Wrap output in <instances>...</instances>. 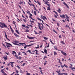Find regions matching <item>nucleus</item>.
Wrapping results in <instances>:
<instances>
[{"instance_id":"4d7b16f0","label":"nucleus","mask_w":75,"mask_h":75,"mask_svg":"<svg viewBox=\"0 0 75 75\" xmlns=\"http://www.w3.org/2000/svg\"><path fill=\"white\" fill-rule=\"evenodd\" d=\"M9 27H10V28L11 30L13 29H12V28H11V26L10 25H9Z\"/></svg>"},{"instance_id":"dca6fc26","label":"nucleus","mask_w":75,"mask_h":75,"mask_svg":"<svg viewBox=\"0 0 75 75\" xmlns=\"http://www.w3.org/2000/svg\"><path fill=\"white\" fill-rule=\"evenodd\" d=\"M3 70H4V69H1V72H2V74H4L5 72H4V71Z\"/></svg>"},{"instance_id":"bb28decb","label":"nucleus","mask_w":75,"mask_h":75,"mask_svg":"<svg viewBox=\"0 0 75 75\" xmlns=\"http://www.w3.org/2000/svg\"><path fill=\"white\" fill-rule=\"evenodd\" d=\"M58 75H63L62 74V73L61 72H59V73Z\"/></svg>"},{"instance_id":"f3484780","label":"nucleus","mask_w":75,"mask_h":75,"mask_svg":"<svg viewBox=\"0 0 75 75\" xmlns=\"http://www.w3.org/2000/svg\"><path fill=\"white\" fill-rule=\"evenodd\" d=\"M12 52H13L12 53V54H13V55H14V54H16V52L14 51H12Z\"/></svg>"},{"instance_id":"a211bd4d","label":"nucleus","mask_w":75,"mask_h":75,"mask_svg":"<svg viewBox=\"0 0 75 75\" xmlns=\"http://www.w3.org/2000/svg\"><path fill=\"white\" fill-rule=\"evenodd\" d=\"M14 35L16 37H19V36L15 33H14Z\"/></svg>"},{"instance_id":"bf43d9fd","label":"nucleus","mask_w":75,"mask_h":75,"mask_svg":"<svg viewBox=\"0 0 75 75\" xmlns=\"http://www.w3.org/2000/svg\"><path fill=\"white\" fill-rule=\"evenodd\" d=\"M25 65V63H24L23 64L22 66H24V65Z\"/></svg>"},{"instance_id":"49530a36","label":"nucleus","mask_w":75,"mask_h":75,"mask_svg":"<svg viewBox=\"0 0 75 75\" xmlns=\"http://www.w3.org/2000/svg\"><path fill=\"white\" fill-rule=\"evenodd\" d=\"M54 16L55 18H57V16H56V15H55V14L54 15Z\"/></svg>"},{"instance_id":"338daca9","label":"nucleus","mask_w":75,"mask_h":75,"mask_svg":"<svg viewBox=\"0 0 75 75\" xmlns=\"http://www.w3.org/2000/svg\"><path fill=\"white\" fill-rule=\"evenodd\" d=\"M3 46L4 47H6V45H5L3 44Z\"/></svg>"},{"instance_id":"de8ad7c7","label":"nucleus","mask_w":75,"mask_h":75,"mask_svg":"<svg viewBox=\"0 0 75 75\" xmlns=\"http://www.w3.org/2000/svg\"><path fill=\"white\" fill-rule=\"evenodd\" d=\"M11 31L12 33H14V30L13 29H11Z\"/></svg>"},{"instance_id":"aec40b11","label":"nucleus","mask_w":75,"mask_h":75,"mask_svg":"<svg viewBox=\"0 0 75 75\" xmlns=\"http://www.w3.org/2000/svg\"><path fill=\"white\" fill-rule=\"evenodd\" d=\"M44 52L45 54H47V50H46V49H45L44 50Z\"/></svg>"},{"instance_id":"72a5a7b5","label":"nucleus","mask_w":75,"mask_h":75,"mask_svg":"<svg viewBox=\"0 0 75 75\" xmlns=\"http://www.w3.org/2000/svg\"><path fill=\"white\" fill-rule=\"evenodd\" d=\"M50 46V43H48V45L47 46V47H45V48H47H47H48V47H49Z\"/></svg>"},{"instance_id":"6ab92c4d","label":"nucleus","mask_w":75,"mask_h":75,"mask_svg":"<svg viewBox=\"0 0 75 75\" xmlns=\"http://www.w3.org/2000/svg\"><path fill=\"white\" fill-rule=\"evenodd\" d=\"M4 32L5 33V37H6V39H7L8 38H7V35H6V32L4 31Z\"/></svg>"},{"instance_id":"4be33fe9","label":"nucleus","mask_w":75,"mask_h":75,"mask_svg":"<svg viewBox=\"0 0 75 75\" xmlns=\"http://www.w3.org/2000/svg\"><path fill=\"white\" fill-rule=\"evenodd\" d=\"M22 53H23V54H24V55H26V56H27V53H25V52H22Z\"/></svg>"},{"instance_id":"c85d7f7f","label":"nucleus","mask_w":75,"mask_h":75,"mask_svg":"<svg viewBox=\"0 0 75 75\" xmlns=\"http://www.w3.org/2000/svg\"><path fill=\"white\" fill-rule=\"evenodd\" d=\"M43 38L45 40H48V38H46V37H43Z\"/></svg>"},{"instance_id":"2f4dec72","label":"nucleus","mask_w":75,"mask_h":75,"mask_svg":"<svg viewBox=\"0 0 75 75\" xmlns=\"http://www.w3.org/2000/svg\"><path fill=\"white\" fill-rule=\"evenodd\" d=\"M50 7H47V10H50Z\"/></svg>"},{"instance_id":"a18cd8bd","label":"nucleus","mask_w":75,"mask_h":75,"mask_svg":"<svg viewBox=\"0 0 75 75\" xmlns=\"http://www.w3.org/2000/svg\"><path fill=\"white\" fill-rule=\"evenodd\" d=\"M62 74L65 75H68L67 73H62Z\"/></svg>"},{"instance_id":"3c124183","label":"nucleus","mask_w":75,"mask_h":75,"mask_svg":"<svg viewBox=\"0 0 75 75\" xmlns=\"http://www.w3.org/2000/svg\"><path fill=\"white\" fill-rule=\"evenodd\" d=\"M44 3H45V4H46V5H47V1H45V2Z\"/></svg>"},{"instance_id":"13d9d810","label":"nucleus","mask_w":75,"mask_h":75,"mask_svg":"<svg viewBox=\"0 0 75 75\" xmlns=\"http://www.w3.org/2000/svg\"><path fill=\"white\" fill-rule=\"evenodd\" d=\"M4 67V66H2L1 67V69L2 68H3Z\"/></svg>"},{"instance_id":"f257e3e1","label":"nucleus","mask_w":75,"mask_h":75,"mask_svg":"<svg viewBox=\"0 0 75 75\" xmlns=\"http://www.w3.org/2000/svg\"><path fill=\"white\" fill-rule=\"evenodd\" d=\"M0 24L1 25H2V26H1V25H0V27H1V28H4V27H5V28H7V29H8V30L9 31H10L9 28H8V27H7V25H6V24H5V23H3L1 22H0Z\"/></svg>"},{"instance_id":"052dcab7","label":"nucleus","mask_w":75,"mask_h":75,"mask_svg":"<svg viewBox=\"0 0 75 75\" xmlns=\"http://www.w3.org/2000/svg\"><path fill=\"white\" fill-rule=\"evenodd\" d=\"M13 24H14V25H16V23H15V22H14V21H13Z\"/></svg>"},{"instance_id":"603ef678","label":"nucleus","mask_w":75,"mask_h":75,"mask_svg":"<svg viewBox=\"0 0 75 75\" xmlns=\"http://www.w3.org/2000/svg\"><path fill=\"white\" fill-rule=\"evenodd\" d=\"M23 21H24V22L25 23H26V20H25L24 19H23Z\"/></svg>"},{"instance_id":"1a4fd4ad","label":"nucleus","mask_w":75,"mask_h":75,"mask_svg":"<svg viewBox=\"0 0 75 75\" xmlns=\"http://www.w3.org/2000/svg\"><path fill=\"white\" fill-rule=\"evenodd\" d=\"M37 20H39L40 21H42V23L43 24H44V21H43L40 18L38 17L37 18Z\"/></svg>"},{"instance_id":"774afa93","label":"nucleus","mask_w":75,"mask_h":75,"mask_svg":"<svg viewBox=\"0 0 75 75\" xmlns=\"http://www.w3.org/2000/svg\"><path fill=\"white\" fill-rule=\"evenodd\" d=\"M14 73H15V72H13V73H12V74H11L10 75H13V74H14Z\"/></svg>"},{"instance_id":"9d476101","label":"nucleus","mask_w":75,"mask_h":75,"mask_svg":"<svg viewBox=\"0 0 75 75\" xmlns=\"http://www.w3.org/2000/svg\"><path fill=\"white\" fill-rule=\"evenodd\" d=\"M35 51H36L35 52V54L36 55H39V54L38 53V50H33V51H32V52H35Z\"/></svg>"},{"instance_id":"79ce46f5","label":"nucleus","mask_w":75,"mask_h":75,"mask_svg":"<svg viewBox=\"0 0 75 75\" xmlns=\"http://www.w3.org/2000/svg\"><path fill=\"white\" fill-rule=\"evenodd\" d=\"M34 14L36 16L37 15V13H36V12L35 11H34Z\"/></svg>"},{"instance_id":"0eeeda50","label":"nucleus","mask_w":75,"mask_h":75,"mask_svg":"<svg viewBox=\"0 0 75 75\" xmlns=\"http://www.w3.org/2000/svg\"><path fill=\"white\" fill-rule=\"evenodd\" d=\"M3 58L5 60V61H6V60H7L8 59L7 56V55H6L5 56H4L3 57Z\"/></svg>"},{"instance_id":"5701e85b","label":"nucleus","mask_w":75,"mask_h":75,"mask_svg":"<svg viewBox=\"0 0 75 75\" xmlns=\"http://www.w3.org/2000/svg\"><path fill=\"white\" fill-rule=\"evenodd\" d=\"M54 56H55V55H57V52H56L54 51Z\"/></svg>"},{"instance_id":"c756f323","label":"nucleus","mask_w":75,"mask_h":75,"mask_svg":"<svg viewBox=\"0 0 75 75\" xmlns=\"http://www.w3.org/2000/svg\"><path fill=\"white\" fill-rule=\"evenodd\" d=\"M37 3L38 4L39 6H41V4L40 3V2L38 1H37Z\"/></svg>"},{"instance_id":"69168bd1","label":"nucleus","mask_w":75,"mask_h":75,"mask_svg":"<svg viewBox=\"0 0 75 75\" xmlns=\"http://www.w3.org/2000/svg\"><path fill=\"white\" fill-rule=\"evenodd\" d=\"M41 28H42V29H44V25L42 26H41Z\"/></svg>"},{"instance_id":"cd10ccee","label":"nucleus","mask_w":75,"mask_h":75,"mask_svg":"<svg viewBox=\"0 0 75 75\" xmlns=\"http://www.w3.org/2000/svg\"><path fill=\"white\" fill-rule=\"evenodd\" d=\"M61 43H62V44H63L64 45L65 44V43L64 42H63V41H61Z\"/></svg>"},{"instance_id":"20e7f679","label":"nucleus","mask_w":75,"mask_h":75,"mask_svg":"<svg viewBox=\"0 0 75 75\" xmlns=\"http://www.w3.org/2000/svg\"><path fill=\"white\" fill-rule=\"evenodd\" d=\"M15 56L16 57V58L17 59H21V57L20 56L18 57V56L16 54H15Z\"/></svg>"},{"instance_id":"37998d69","label":"nucleus","mask_w":75,"mask_h":75,"mask_svg":"<svg viewBox=\"0 0 75 75\" xmlns=\"http://www.w3.org/2000/svg\"><path fill=\"white\" fill-rule=\"evenodd\" d=\"M47 6H48V7H50V4H47Z\"/></svg>"},{"instance_id":"a878e982","label":"nucleus","mask_w":75,"mask_h":75,"mask_svg":"<svg viewBox=\"0 0 75 75\" xmlns=\"http://www.w3.org/2000/svg\"><path fill=\"white\" fill-rule=\"evenodd\" d=\"M65 16L66 18H67L68 19H69V17L68 16V15H67L66 14Z\"/></svg>"},{"instance_id":"393cba45","label":"nucleus","mask_w":75,"mask_h":75,"mask_svg":"<svg viewBox=\"0 0 75 75\" xmlns=\"http://www.w3.org/2000/svg\"><path fill=\"white\" fill-rule=\"evenodd\" d=\"M16 31L18 34H20V33H19V32H18V31L17 30H16Z\"/></svg>"},{"instance_id":"9b49d317","label":"nucleus","mask_w":75,"mask_h":75,"mask_svg":"<svg viewBox=\"0 0 75 75\" xmlns=\"http://www.w3.org/2000/svg\"><path fill=\"white\" fill-rule=\"evenodd\" d=\"M63 4H64V5L66 6H67V7L68 8H69V7L68 6V5H67V4H66V3H65V2H63Z\"/></svg>"},{"instance_id":"864d4df0","label":"nucleus","mask_w":75,"mask_h":75,"mask_svg":"<svg viewBox=\"0 0 75 75\" xmlns=\"http://www.w3.org/2000/svg\"><path fill=\"white\" fill-rule=\"evenodd\" d=\"M64 66H62V65H61V67H62V68H64Z\"/></svg>"},{"instance_id":"b1692460","label":"nucleus","mask_w":75,"mask_h":75,"mask_svg":"<svg viewBox=\"0 0 75 75\" xmlns=\"http://www.w3.org/2000/svg\"><path fill=\"white\" fill-rule=\"evenodd\" d=\"M5 43H6V44H8V45H11V47L12 46V45H11V44H10V43H7L6 42H5Z\"/></svg>"},{"instance_id":"f8f14e48","label":"nucleus","mask_w":75,"mask_h":75,"mask_svg":"<svg viewBox=\"0 0 75 75\" xmlns=\"http://www.w3.org/2000/svg\"><path fill=\"white\" fill-rule=\"evenodd\" d=\"M60 17H61L62 18H65V16L64 15H60Z\"/></svg>"},{"instance_id":"4468645a","label":"nucleus","mask_w":75,"mask_h":75,"mask_svg":"<svg viewBox=\"0 0 75 75\" xmlns=\"http://www.w3.org/2000/svg\"><path fill=\"white\" fill-rule=\"evenodd\" d=\"M29 52V53H30V54H34V53H32L31 52V50H28L27 52Z\"/></svg>"},{"instance_id":"ddd939ff","label":"nucleus","mask_w":75,"mask_h":75,"mask_svg":"<svg viewBox=\"0 0 75 75\" xmlns=\"http://www.w3.org/2000/svg\"><path fill=\"white\" fill-rule=\"evenodd\" d=\"M14 62H10V65L12 67V68H13V63H14Z\"/></svg>"},{"instance_id":"39448f33","label":"nucleus","mask_w":75,"mask_h":75,"mask_svg":"<svg viewBox=\"0 0 75 75\" xmlns=\"http://www.w3.org/2000/svg\"><path fill=\"white\" fill-rule=\"evenodd\" d=\"M27 38H28L30 39V40H33V39H34V38H35V37H30L28 35L27 36Z\"/></svg>"},{"instance_id":"f03ea898","label":"nucleus","mask_w":75,"mask_h":75,"mask_svg":"<svg viewBox=\"0 0 75 75\" xmlns=\"http://www.w3.org/2000/svg\"><path fill=\"white\" fill-rule=\"evenodd\" d=\"M14 42H12V43L14 44V45H18L19 46H20V45L18 44L19 43V41H17V40H14L13 41Z\"/></svg>"},{"instance_id":"4c0bfd02","label":"nucleus","mask_w":75,"mask_h":75,"mask_svg":"<svg viewBox=\"0 0 75 75\" xmlns=\"http://www.w3.org/2000/svg\"><path fill=\"white\" fill-rule=\"evenodd\" d=\"M57 24L58 27H59V23H57Z\"/></svg>"},{"instance_id":"423d86ee","label":"nucleus","mask_w":75,"mask_h":75,"mask_svg":"<svg viewBox=\"0 0 75 75\" xmlns=\"http://www.w3.org/2000/svg\"><path fill=\"white\" fill-rule=\"evenodd\" d=\"M38 27H39V29L40 30H41L42 29H41V26L40 25H41V23H38Z\"/></svg>"},{"instance_id":"09e8293b","label":"nucleus","mask_w":75,"mask_h":75,"mask_svg":"<svg viewBox=\"0 0 75 75\" xmlns=\"http://www.w3.org/2000/svg\"><path fill=\"white\" fill-rule=\"evenodd\" d=\"M25 28H26L27 29L28 28H29L28 27V26H26Z\"/></svg>"},{"instance_id":"f704fd0d","label":"nucleus","mask_w":75,"mask_h":75,"mask_svg":"<svg viewBox=\"0 0 75 75\" xmlns=\"http://www.w3.org/2000/svg\"><path fill=\"white\" fill-rule=\"evenodd\" d=\"M22 27H24L25 28L26 27L25 25H22Z\"/></svg>"},{"instance_id":"5fc2aeb1","label":"nucleus","mask_w":75,"mask_h":75,"mask_svg":"<svg viewBox=\"0 0 75 75\" xmlns=\"http://www.w3.org/2000/svg\"><path fill=\"white\" fill-rule=\"evenodd\" d=\"M31 6H33L34 7H35V6H34V4H32Z\"/></svg>"},{"instance_id":"58836bf2","label":"nucleus","mask_w":75,"mask_h":75,"mask_svg":"<svg viewBox=\"0 0 75 75\" xmlns=\"http://www.w3.org/2000/svg\"><path fill=\"white\" fill-rule=\"evenodd\" d=\"M25 32H29V30L28 29H26Z\"/></svg>"},{"instance_id":"0e129e2a","label":"nucleus","mask_w":75,"mask_h":75,"mask_svg":"<svg viewBox=\"0 0 75 75\" xmlns=\"http://www.w3.org/2000/svg\"><path fill=\"white\" fill-rule=\"evenodd\" d=\"M59 37L60 38H62V37H61V35H59Z\"/></svg>"},{"instance_id":"e433bc0d","label":"nucleus","mask_w":75,"mask_h":75,"mask_svg":"<svg viewBox=\"0 0 75 75\" xmlns=\"http://www.w3.org/2000/svg\"><path fill=\"white\" fill-rule=\"evenodd\" d=\"M53 31H54V33H56V34H58V33H57V32L56 31H55V30H53Z\"/></svg>"},{"instance_id":"a19ab883","label":"nucleus","mask_w":75,"mask_h":75,"mask_svg":"<svg viewBox=\"0 0 75 75\" xmlns=\"http://www.w3.org/2000/svg\"><path fill=\"white\" fill-rule=\"evenodd\" d=\"M34 32L35 33V34H38V33H37L35 30H34Z\"/></svg>"},{"instance_id":"473e14b6","label":"nucleus","mask_w":75,"mask_h":75,"mask_svg":"<svg viewBox=\"0 0 75 75\" xmlns=\"http://www.w3.org/2000/svg\"><path fill=\"white\" fill-rule=\"evenodd\" d=\"M53 12H54V13H55V14H56L57 16H58V13H57V12H55V11H53Z\"/></svg>"},{"instance_id":"7ed1b4c3","label":"nucleus","mask_w":75,"mask_h":75,"mask_svg":"<svg viewBox=\"0 0 75 75\" xmlns=\"http://www.w3.org/2000/svg\"><path fill=\"white\" fill-rule=\"evenodd\" d=\"M41 18L42 19V20H45V19L46 20H47V18L46 17L44 16L41 15Z\"/></svg>"},{"instance_id":"2eb2a0df","label":"nucleus","mask_w":75,"mask_h":75,"mask_svg":"<svg viewBox=\"0 0 75 75\" xmlns=\"http://www.w3.org/2000/svg\"><path fill=\"white\" fill-rule=\"evenodd\" d=\"M54 49H55V50H57V51H61V50H59L57 49V48L56 46H54Z\"/></svg>"},{"instance_id":"c03bdc74","label":"nucleus","mask_w":75,"mask_h":75,"mask_svg":"<svg viewBox=\"0 0 75 75\" xmlns=\"http://www.w3.org/2000/svg\"><path fill=\"white\" fill-rule=\"evenodd\" d=\"M16 67H17V68H18V69H20V66H19L17 65V66H16Z\"/></svg>"},{"instance_id":"e2e57ef3","label":"nucleus","mask_w":75,"mask_h":75,"mask_svg":"<svg viewBox=\"0 0 75 75\" xmlns=\"http://www.w3.org/2000/svg\"><path fill=\"white\" fill-rule=\"evenodd\" d=\"M34 44L31 43V44H30V46H31L33 45H34Z\"/></svg>"},{"instance_id":"7c9ffc66","label":"nucleus","mask_w":75,"mask_h":75,"mask_svg":"<svg viewBox=\"0 0 75 75\" xmlns=\"http://www.w3.org/2000/svg\"><path fill=\"white\" fill-rule=\"evenodd\" d=\"M25 44V43H19V44H21V45H23V44Z\"/></svg>"},{"instance_id":"8fccbe9b","label":"nucleus","mask_w":75,"mask_h":75,"mask_svg":"<svg viewBox=\"0 0 75 75\" xmlns=\"http://www.w3.org/2000/svg\"><path fill=\"white\" fill-rule=\"evenodd\" d=\"M10 62L9 64H7L6 65L7 66H10Z\"/></svg>"},{"instance_id":"ea45409f","label":"nucleus","mask_w":75,"mask_h":75,"mask_svg":"<svg viewBox=\"0 0 75 75\" xmlns=\"http://www.w3.org/2000/svg\"><path fill=\"white\" fill-rule=\"evenodd\" d=\"M25 45V46H24V48H25H25H26L27 47V45Z\"/></svg>"},{"instance_id":"6e6552de","label":"nucleus","mask_w":75,"mask_h":75,"mask_svg":"<svg viewBox=\"0 0 75 75\" xmlns=\"http://www.w3.org/2000/svg\"><path fill=\"white\" fill-rule=\"evenodd\" d=\"M61 53H62V54H63V55H64V56H66V55H67V53H66L64 52V51H61Z\"/></svg>"},{"instance_id":"c9c22d12","label":"nucleus","mask_w":75,"mask_h":75,"mask_svg":"<svg viewBox=\"0 0 75 75\" xmlns=\"http://www.w3.org/2000/svg\"><path fill=\"white\" fill-rule=\"evenodd\" d=\"M27 25H28V26H30V27H33V26L32 25H28V24H27Z\"/></svg>"},{"instance_id":"680f3d73","label":"nucleus","mask_w":75,"mask_h":75,"mask_svg":"<svg viewBox=\"0 0 75 75\" xmlns=\"http://www.w3.org/2000/svg\"><path fill=\"white\" fill-rule=\"evenodd\" d=\"M27 14H29V13H30V11H28V12L27 11Z\"/></svg>"},{"instance_id":"412c9836","label":"nucleus","mask_w":75,"mask_h":75,"mask_svg":"<svg viewBox=\"0 0 75 75\" xmlns=\"http://www.w3.org/2000/svg\"><path fill=\"white\" fill-rule=\"evenodd\" d=\"M58 10H57V11L59 13H61V9H60V8H58Z\"/></svg>"},{"instance_id":"6e6d98bb","label":"nucleus","mask_w":75,"mask_h":75,"mask_svg":"<svg viewBox=\"0 0 75 75\" xmlns=\"http://www.w3.org/2000/svg\"><path fill=\"white\" fill-rule=\"evenodd\" d=\"M34 8L35 10V11H37V9H36V8H35V7H34Z\"/></svg>"}]
</instances>
